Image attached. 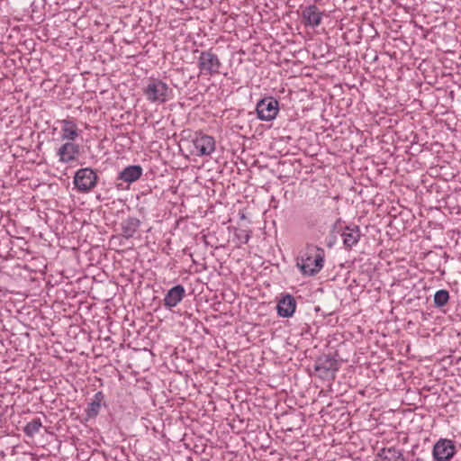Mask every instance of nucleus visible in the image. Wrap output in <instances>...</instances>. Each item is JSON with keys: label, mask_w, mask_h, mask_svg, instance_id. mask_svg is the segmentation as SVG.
<instances>
[{"label": "nucleus", "mask_w": 461, "mask_h": 461, "mask_svg": "<svg viewBox=\"0 0 461 461\" xmlns=\"http://www.w3.org/2000/svg\"><path fill=\"white\" fill-rule=\"evenodd\" d=\"M325 251L314 244H307L297 258V267L303 276H313L324 265Z\"/></svg>", "instance_id": "f257e3e1"}, {"label": "nucleus", "mask_w": 461, "mask_h": 461, "mask_svg": "<svg viewBox=\"0 0 461 461\" xmlns=\"http://www.w3.org/2000/svg\"><path fill=\"white\" fill-rule=\"evenodd\" d=\"M143 93L149 101L154 103H165L173 95V91L167 83L154 77L148 79Z\"/></svg>", "instance_id": "f03ea898"}, {"label": "nucleus", "mask_w": 461, "mask_h": 461, "mask_svg": "<svg viewBox=\"0 0 461 461\" xmlns=\"http://www.w3.org/2000/svg\"><path fill=\"white\" fill-rule=\"evenodd\" d=\"M222 63L218 55L212 50L200 51L197 59V68L200 76L213 77L221 73Z\"/></svg>", "instance_id": "7ed1b4c3"}, {"label": "nucleus", "mask_w": 461, "mask_h": 461, "mask_svg": "<svg viewBox=\"0 0 461 461\" xmlns=\"http://www.w3.org/2000/svg\"><path fill=\"white\" fill-rule=\"evenodd\" d=\"M97 179L98 176L93 169L80 168L74 176V185L79 192L88 193L95 187Z\"/></svg>", "instance_id": "20e7f679"}, {"label": "nucleus", "mask_w": 461, "mask_h": 461, "mask_svg": "<svg viewBox=\"0 0 461 461\" xmlns=\"http://www.w3.org/2000/svg\"><path fill=\"white\" fill-rule=\"evenodd\" d=\"M192 142L194 145L193 153L196 156H210L215 150L216 142L214 138L201 131L194 133Z\"/></svg>", "instance_id": "39448f33"}, {"label": "nucleus", "mask_w": 461, "mask_h": 461, "mask_svg": "<svg viewBox=\"0 0 461 461\" xmlns=\"http://www.w3.org/2000/svg\"><path fill=\"white\" fill-rule=\"evenodd\" d=\"M301 18L302 23L305 27L316 28L322 22L323 12H321L315 5H311L303 8Z\"/></svg>", "instance_id": "423d86ee"}, {"label": "nucleus", "mask_w": 461, "mask_h": 461, "mask_svg": "<svg viewBox=\"0 0 461 461\" xmlns=\"http://www.w3.org/2000/svg\"><path fill=\"white\" fill-rule=\"evenodd\" d=\"M456 453V447L449 439H439L433 447V456L437 461H449Z\"/></svg>", "instance_id": "0eeeda50"}, {"label": "nucleus", "mask_w": 461, "mask_h": 461, "mask_svg": "<svg viewBox=\"0 0 461 461\" xmlns=\"http://www.w3.org/2000/svg\"><path fill=\"white\" fill-rule=\"evenodd\" d=\"M257 115H264L268 113V115H277L279 111L278 101L272 96H266L258 102L256 105Z\"/></svg>", "instance_id": "6e6552de"}, {"label": "nucleus", "mask_w": 461, "mask_h": 461, "mask_svg": "<svg viewBox=\"0 0 461 461\" xmlns=\"http://www.w3.org/2000/svg\"><path fill=\"white\" fill-rule=\"evenodd\" d=\"M341 237L346 249H351L353 246L357 244L361 238L360 229L357 225L347 226L344 228Z\"/></svg>", "instance_id": "1a4fd4ad"}, {"label": "nucleus", "mask_w": 461, "mask_h": 461, "mask_svg": "<svg viewBox=\"0 0 461 461\" xmlns=\"http://www.w3.org/2000/svg\"><path fill=\"white\" fill-rule=\"evenodd\" d=\"M185 291L183 285H177L169 289L164 298V305L167 308L176 306L185 297Z\"/></svg>", "instance_id": "9d476101"}, {"label": "nucleus", "mask_w": 461, "mask_h": 461, "mask_svg": "<svg viewBox=\"0 0 461 461\" xmlns=\"http://www.w3.org/2000/svg\"><path fill=\"white\" fill-rule=\"evenodd\" d=\"M295 308L296 302L290 294L280 299L276 306L277 313L282 317H291L295 312Z\"/></svg>", "instance_id": "9b49d317"}, {"label": "nucleus", "mask_w": 461, "mask_h": 461, "mask_svg": "<svg viewBox=\"0 0 461 461\" xmlns=\"http://www.w3.org/2000/svg\"><path fill=\"white\" fill-rule=\"evenodd\" d=\"M338 362L330 356L320 357L315 365V370L321 372L322 375H332L338 371Z\"/></svg>", "instance_id": "f8f14e48"}, {"label": "nucleus", "mask_w": 461, "mask_h": 461, "mask_svg": "<svg viewBox=\"0 0 461 461\" xmlns=\"http://www.w3.org/2000/svg\"><path fill=\"white\" fill-rule=\"evenodd\" d=\"M78 152V145H76L72 142H66L59 148L58 154L59 156L60 161L68 163L76 159Z\"/></svg>", "instance_id": "ddd939ff"}, {"label": "nucleus", "mask_w": 461, "mask_h": 461, "mask_svg": "<svg viewBox=\"0 0 461 461\" xmlns=\"http://www.w3.org/2000/svg\"><path fill=\"white\" fill-rule=\"evenodd\" d=\"M140 220L135 217H129L125 219L121 224L122 235L125 239L132 238L140 228Z\"/></svg>", "instance_id": "4468645a"}, {"label": "nucleus", "mask_w": 461, "mask_h": 461, "mask_svg": "<svg viewBox=\"0 0 461 461\" xmlns=\"http://www.w3.org/2000/svg\"><path fill=\"white\" fill-rule=\"evenodd\" d=\"M142 175V167L140 166H129L121 173L119 178L127 183H132L138 180Z\"/></svg>", "instance_id": "2eb2a0df"}, {"label": "nucleus", "mask_w": 461, "mask_h": 461, "mask_svg": "<svg viewBox=\"0 0 461 461\" xmlns=\"http://www.w3.org/2000/svg\"><path fill=\"white\" fill-rule=\"evenodd\" d=\"M378 456L379 461H404L402 452L395 447L383 448Z\"/></svg>", "instance_id": "dca6fc26"}, {"label": "nucleus", "mask_w": 461, "mask_h": 461, "mask_svg": "<svg viewBox=\"0 0 461 461\" xmlns=\"http://www.w3.org/2000/svg\"><path fill=\"white\" fill-rule=\"evenodd\" d=\"M78 136V130L76 123L71 121L64 120L61 127L62 139L74 140Z\"/></svg>", "instance_id": "f3484780"}, {"label": "nucleus", "mask_w": 461, "mask_h": 461, "mask_svg": "<svg viewBox=\"0 0 461 461\" xmlns=\"http://www.w3.org/2000/svg\"><path fill=\"white\" fill-rule=\"evenodd\" d=\"M103 400V393L101 392H98L95 395V399L92 402H90L86 409V413L88 417H95L101 408V402Z\"/></svg>", "instance_id": "a211bd4d"}, {"label": "nucleus", "mask_w": 461, "mask_h": 461, "mask_svg": "<svg viewBox=\"0 0 461 461\" xmlns=\"http://www.w3.org/2000/svg\"><path fill=\"white\" fill-rule=\"evenodd\" d=\"M42 427V423L41 419H33L32 421L28 422L23 429L24 433L28 437H33L36 433L40 431V429Z\"/></svg>", "instance_id": "6ab92c4d"}, {"label": "nucleus", "mask_w": 461, "mask_h": 461, "mask_svg": "<svg viewBox=\"0 0 461 461\" xmlns=\"http://www.w3.org/2000/svg\"><path fill=\"white\" fill-rule=\"evenodd\" d=\"M449 300V294L447 290H438L434 295V304L438 307L445 306Z\"/></svg>", "instance_id": "aec40b11"}, {"label": "nucleus", "mask_w": 461, "mask_h": 461, "mask_svg": "<svg viewBox=\"0 0 461 461\" xmlns=\"http://www.w3.org/2000/svg\"><path fill=\"white\" fill-rule=\"evenodd\" d=\"M236 236L243 244L248 243L250 239V235L247 230H240Z\"/></svg>", "instance_id": "412c9836"}, {"label": "nucleus", "mask_w": 461, "mask_h": 461, "mask_svg": "<svg viewBox=\"0 0 461 461\" xmlns=\"http://www.w3.org/2000/svg\"><path fill=\"white\" fill-rule=\"evenodd\" d=\"M258 118L262 121L269 122V121L275 119L276 117H258Z\"/></svg>", "instance_id": "4be33fe9"}, {"label": "nucleus", "mask_w": 461, "mask_h": 461, "mask_svg": "<svg viewBox=\"0 0 461 461\" xmlns=\"http://www.w3.org/2000/svg\"><path fill=\"white\" fill-rule=\"evenodd\" d=\"M3 427V420H2V415H0V428Z\"/></svg>", "instance_id": "5701e85b"}]
</instances>
